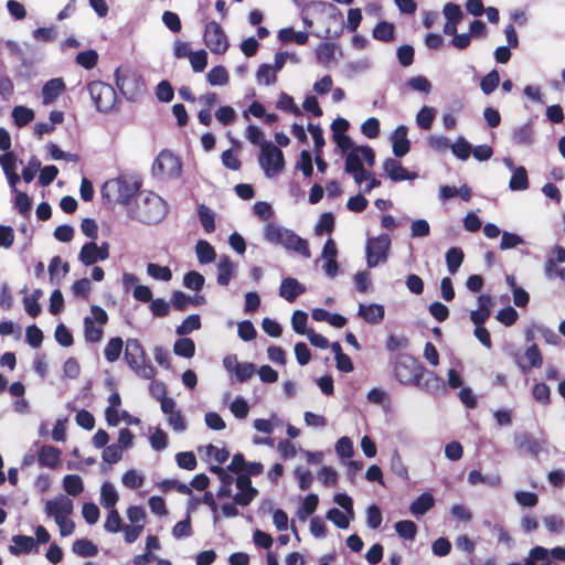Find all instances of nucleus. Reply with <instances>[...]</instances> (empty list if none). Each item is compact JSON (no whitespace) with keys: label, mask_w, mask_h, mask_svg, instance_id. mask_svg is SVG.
<instances>
[{"label":"nucleus","mask_w":565,"mask_h":565,"mask_svg":"<svg viewBox=\"0 0 565 565\" xmlns=\"http://www.w3.org/2000/svg\"><path fill=\"white\" fill-rule=\"evenodd\" d=\"M278 39L281 42L295 41L299 45H303L308 41V33L302 31H295L292 28H285L279 30Z\"/></svg>","instance_id":"41"},{"label":"nucleus","mask_w":565,"mask_h":565,"mask_svg":"<svg viewBox=\"0 0 565 565\" xmlns=\"http://www.w3.org/2000/svg\"><path fill=\"white\" fill-rule=\"evenodd\" d=\"M73 501L68 497L60 494L45 502L44 512L56 521L64 516H70L73 513Z\"/></svg>","instance_id":"13"},{"label":"nucleus","mask_w":565,"mask_h":565,"mask_svg":"<svg viewBox=\"0 0 565 565\" xmlns=\"http://www.w3.org/2000/svg\"><path fill=\"white\" fill-rule=\"evenodd\" d=\"M147 274L161 281H170L172 279V271L168 266H160L156 263H149L147 265Z\"/></svg>","instance_id":"48"},{"label":"nucleus","mask_w":565,"mask_h":565,"mask_svg":"<svg viewBox=\"0 0 565 565\" xmlns=\"http://www.w3.org/2000/svg\"><path fill=\"white\" fill-rule=\"evenodd\" d=\"M447 269L450 275H455L460 268L465 254L459 247H450L445 255Z\"/></svg>","instance_id":"30"},{"label":"nucleus","mask_w":565,"mask_h":565,"mask_svg":"<svg viewBox=\"0 0 565 565\" xmlns=\"http://www.w3.org/2000/svg\"><path fill=\"white\" fill-rule=\"evenodd\" d=\"M124 359L128 366L145 380L154 379L157 372L154 366L147 360L146 352L137 339H128L124 352Z\"/></svg>","instance_id":"4"},{"label":"nucleus","mask_w":565,"mask_h":565,"mask_svg":"<svg viewBox=\"0 0 565 565\" xmlns=\"http://www.w3.org/2000/svg\"><path fill=\"white\" fill-rule=\"evenodd\" d=\"M141 180L134 175L121 174L107 180L102 186V196L108 202L128 205L131 199L139 192Z\"/></svg>","instance_id":"3"},{"label":"nucleus","mask_w":565,"mask_h":565,"mask_svg":"<svg viewBox=\"0 0 565 565\" xmlns=\"http://www.w3.org/2000/svg\"><path fill=\"white\" fill-rule=\"evenodd\" d=\"M103 326H95L90 317L84 318V337L87 342L97 343L103 338Z\"/></svg>","instance_id":"39"},{"label":"nucleus","mask_w":565,"mask_h":565,"mask_svg":"<svg viewBox=\"0 0 565 565\" xmlns=\"http://www.w3.org/2000/svg\"><path fill=\"white\" fill-rule=\"evenodd\" d=\"M256 373V365L250 362L241 363L231 375L232 384L244 383L254 376Z\"/></svg>","instance_id":"31"},{"label":"nucleus","mask_w":565,"mask_h":565,"mask_svg":"<svg viewBox=\"0 0 565 565\" xmlns=\"http://www.w3.org/2000/svg\"><path fill=\"white\" fill-rule=\"evenodd\" d=\"M361 132L369 139L377 138L380 135V120L375 117L367 118L361 125Z\"/></svg>","instance_id":"63"},{"label":"nucleus","mask_w":565,"mask_h":565,"mask_svg":"<svg viewBox=\"0 0 565 565\" xmlns=\"http://www.w3.org/2000/svg\"><path fill=\"white\" fill-rule=\"evenodd\" d=\"M500 84V75L497 70H492L481 78L480 88L486 95H490Z\"/></svg>","instance_id":"50"},{"label":"nucleus","mask_w":565,"mask_h":565,"mask_svg":"<svg viewBox=\"0 0 565 565\" xmlns=\"http://www.w3.org/2000/svg\"><path fill=\"white\" fill-rule=\"evenodd\" d=\"M119 495L110 482H104L100 487V504L106 509H114L118 502Z\"/></svg>","instance_id":"29"},{"label":"nucleus","mask_w":565,"mask_h":565,"mask_svg":"<svg viewBox=\"0 0 565 565\" xmlns=\"http://www.w3.org/2000/svg\"><path fill=\"white\" fill-rule=\"evenodd\" d=\"M364 168L362 164V159L360 156V151L354 147L351 151L345 154L344 160V171L347 173L355 172L356 170Z\"/></svg>","instance_id":"51"},{"label":"nucleus","mask_w":565,"mask_h":565,"mask_svg":"<svg viewBox=\"0 0 565 565\" xmlns=\"http://www.w3.org/2000/svg\"><path fill=\"white\" fill-rule=\"evenodd\" d=\"M435 118V109L424 106L416 115V124L419 128L427 130L431 127Z\"/></svg>","instance_id":"53"},{"label":"nucleus","mask_w":565,"mask_h":565,"mask_svg":"<svg viewBox=\"0 0 565 565\" xmlns=\"http://www.w3.org/2000/svg\"><path fill=\"white\" fill-rule=\"evenodd\" d=\"M115 78L118 89L128 100H134L143 88L140 76L128 68H117Z\"/></svg>","instance_id":"10"},{"label":"nucleus","mask_w":565,"mask_h":565,"mask_svg":"<svg viewBox=\"0 0 565 565\" xmlns=\"http://www.w3.org/2000/svg\"><path fill=\"white\" fill-rule=\"evenodd\" d=\"M12 118L18 127H24L34 118V111L25 106H15L12 110Z\"/></svg>","instance_id":"49"},{"label":"nucleus","mask_w":565,"mask_h":565,"mask_svg":"<svg viewBox=\"0 0 565 565\" xmlns=\"http://www.w3.org/2000/svg\"><path fill=\"white\" fill-rule=\"evenodd\" d=\"M305 291L306 287L294 277L284 278L279 286V296L290 303Z\"/></svg>","instance_id":"19"},{"label":"nucleus","mask_w":565,"mask_h":565,"mask_svg":"<svg viewBox=\"0 0 565 565\" xmlns=\"http://www.w3.org/2000/svg\"><path fill=\"white\" fill-rule=\"evenodd\" d=\"M492 298L490 295L478 297V309L470 312V320L475 326H483L491 315Z\"/></svg>","instance_id":"20"},{"label":"nucleus","mask_w":565,"mask_h":565,"mask_svg":"<svg viewBox=\"0 0 565 565\" xmlns=\"http://www.w3.org/2000/svg\"><path fill=\"white\" fill-rule=\"evenodd\" d=\"M204 282V276L196 270H190L183 276V286L193 291H200L203 288Z\"/></svg>","instance_id":"47"},{"label":"nucleus","mask_w":565,"mask_h":565,"mask_svg":"<svg viewBox=\"0 0 565 565\" xmlns=\"http://www.w3.org/2000/svg\"><path fill=\"white\" fill-rule=\"evenodd\" d=\"M167 213V202L153 192H141L136 205L128 211L132 220L148 225L159 223Z\"/></svg>","instance_id":"1"},{"label":"nucleus","mask_w":565,"mask_h":565,"mask_svg":"<svg viewBox=\"0 0 565 565\" xmlns=\"http://www.w3.org/2000/svg\"><path fill=\"white\" fill-rule=\"evenodd\" d=\"M201 328L200 316L194 313L188 316L180 326L177 327L175 332L178 335L184 337Z\"/></svg>","instance_id":"46"},{"label":"nucleus","mask_w":565,"mask_h":565,"mask_svg":"<svg viewBox=\"0 0 565 565\" xmlns=\"http://www.w3.org/2000/svg\"><path fill=\"white\" fill-rule=\"evenodd\" d=\"M319 503V498L316 493L308 494L301 502L297 511V516L300 521H306L307 518L316 511Z\"/></svg>","instance_id":"36"},{"label":"nucleus","mask_w":565,"mask_h":565,"mask_svg":"<svg viewBox=\"0 0 565 565\" xmlns=\"http://www.w3.org/2000/svg\"><path fill=\"white\" fill-rule=\"evenodd\" d=\"M97 255V244L94 242H88L82 246L78 254V259L83 265L92 266L100 260Z\"/></svg>","instance_id":"34"},{"label":"nucleus","mask_w":565,"mask_h":565,"mask_svg":"<svg viewBox=\"0 0 565 565\" xmlns=\"http://www.w3.org/2000/svg\"><path fill=\"white\" fill-rule=\"evenodd\" d=\"M198 215L203 230L206 233H213L215 231V213L205 204H200Z\"/></svg>","instance_id":"37"},{"label":"nucleus","mask_w":565,"mask_h":565,"mask_svg":"<svg viewBox=\"0 0 565 565\" xmlns=\"http://www.w3.org/2000/svg\"><path fill=\"white\" fill-rule=\"evenodd\" d=\"M450 150L456 158L466 161L471 154V145L465 137L459 136L456 141L451 143Z\"/></svg>","instance_id":"42"},{"label":"nucleus","mask_w":565,"mask_h":565,"mask_svg":"<svg viewBox=\"0 0 565 565\" xmlns=\"http://www.w3.org/2000/svg\"><path fill=\"white\" fill-rule=\"evenodd\" d=\"M391 247V237L388 234H380L375 237H369L365 246L366 265L374 268L381 263H385Z\"/></svg>","instance_id":"8"},{"label":"nucleus","mask_w":565,"mask_h":565,"mask_svg":"<svg viewBox=\"0 0 565 565\" xmlns=\"http://www.w3.org/2000/svg\"><path fill=\"white\" fill-rule=\"evenodd\" d=\"M177 465L181 469L185 470H194L196 468L198 461L196 457L192 451H181L175 455Z\"/></svg>","instance_id":"59"},{"label":"nucleus","mask_w":565,"mask_h":565,"mask_svg":"<svg viewBox=\"0 0 565 565\" xmlns=\"http://www.w3.org/2000/svg\"><path fill=\"white\" fill-rule=\"evenodd\" d=\"M198 262L201 265L211 264L216 259L214 247L205 239H199L194 247Z\"/></svg>","instance_id":"27"},{"label":"nucleus","mask_w":565,"mask_h":565,"mask_svg":"<svg viewBox=\"0 0 565 565\" xmlns=\"http://www.w3.org/2000/svg\"><path fill=\"white\" fill-rule=\"evenodd\" d=\"M72 551L81 557H93L98 553V547L87 539H78L73 543Z\"/></svg>","instance_id":"33"},{"label":"nucleus","mask_w":565,"mask_h":565,"mask_svg":"<svg viewBox=\"0 0 565 565\" xmlns=\"http://www.w3.org/2000/svg\"><path fill=\"white\" fill-rule=\"evenodd\" d=\"M88 93L90 98L100 113L110 111L117 102V94L115 88L102 81H94L88 84Z\"/></svg>","instance_id":"7"},{"label":"nucleus","mask_w":565,"mask_h":565,"mask_svg":"<svg viewBox=\"0 0 565 565\" xmlns=\"http://www.w3.org/2000/svg\"><path fill=\"white\" fill-rule=\"evenodd\" d=\"M124 341L119 337L111 338L104 350L105 359L109 363L116 362L122 352Z\"/></svg>","instance_id":"40"},{"label":"nucleus","mask_w":565,"mask_h":565,"mask_svg":"<svg viewBox=\"0 0 565 565\" xmlns=\"http://www.w3.org/2000/svg\"><path fill=\"white\" fill-rule=\"evenodd\" d=\"M12 545L8 547L10 554L19 556L21 554H30L36 551V542L32 536L14 535L12 536Z\"/></svg>","instance_id":"23"},{"label":"nucleus","mask_w":565,"mask_h":565,"mask_svg":"<svg viewBox=\"0 0 565 565\" xmlns=\"http://www.w3.org/2000/svg\"><path fill=\"white\" fill-rule=\"evenodd\" d=\"M514 444L519 449L527 452L532 457H537L543 449L544 441L534 438L527 431H522L514 434Z\"/></svg>","instance_id":"17"},{"label":"nucleus","mask_w":565,"mask_h":565,"mask_svg":"<svg viewBox=\"0 0 565 565\" xmlns=\"http://www.w3.org/2000/svg\"><path fill=\"white\" fill-rule=\"evenodd\" d=\"M236 269L237 265L227 255H222L217 263V284L223 287L228 286L236 274Z\"/></svg>","instance_id":"22"},{"label":"nucleus","mask_w":565,"mask_h":565,"mask_svg":"<svg viewBox=\"0 0 565 565\" xmlns=\"http://www.w3.org/2000/svg\"><path fill=\"white\" fill-rule=\"evenodd\" d=\"M237 475V478H234V482L238 492L232 497V500L239 507H247L258 495V490L253 487L250 477L243 472Z\"/></svg>","instance_id":"12"},{"label":"nucleus","mask_w":565,"mask_h":565,"mask_svg":"<svg viewBox=\"0 0 565 565\" xmlns=\"http://www.w3.org/2000/svg\"><path fill=\"white\" fill-rule=\"evenodd\" d=\"M61 460V450L51 445H43L38 452L41 467L55 468Z\"/></svg>","instance_id":"25"},{"label":"nucleus","mask_w":565,"mask_h":565,"mask_svg":"<svg viewBox=\"0 0 565 565\" xmlns=\"http://www.w3.org/2000/svg\"><path fill=\"white\" fill-rule=\"evenodd\" d=\"M149 441L156 451H162L168 447V435L161 428H156L150 435Z\"/></svg>","instance_id":"60"},{"label":"nucleus","mask_w":565,"mask_h":565,"mask_svg":"<svg viewBox=\"0 0 565 565\" xmlns=\"http://www.w3.org/2000/svg\"><path fill=\"white\" fill-rule=\"evenodd\" d=\"M326 518L331 521L337 527L345 530L350 525V519L342 511L337 508L328 510Z\"/></svg>","instance_id":"58"},{"label":"nucleus","mask_w":565,"mask_h":565,"mask_svg":"<svg viewBox=\"0 0 565 565\" xmlns=\"http://www.w3.org/2000/svg\"><path fill=\"white\" fill-rule=\"evenodd\" d=\"M63 488L68 495L76 497L84 490L83 480L78 475H66L63 478Z\"/></svg>","instance_id":"43"},{"label":"nucleus","mask_w":565,"mask_h":565,"mask_svg":"<svg viewBox=\"0 0 565 565\" xmlns=\"http://www.w3.org/2000/svg\"><path fill=\"white\" fill-rule=\"evenodd\" d=\"M206 79L212 86H223L228 83V74L224 66L217 65L209 71Z\"/></svg>","instance_id":"45"},{"label":"nucleus","mask_w":565,"mask_h":565,"mask_svg":"<svg viewBox=\"0 0 565 565\" xmlns=\"http://www.w3.org/2000/svg\"><path fill=\"white\" fill-rule=\"evenodd\" d=\"M182 163L178 156L168 150L159 153L152 166V173L159 179H178L181 175Z\"/></svg>","instance_id":"9"},{"label":"nucleus","mask_w":565,"mask_h":565,"mask_svg":"<svg viewBox=\"0 0 565 565\" xmlns=\"http://www.w3.org/2000/svg\"><path fill=\"white\" fill-rule=\"evenodd\" d=\"M76 63L86 70H92L98 61V54L95 50L82 51L76 55Z\"/></svg>","instance_id":"55"},{"label":"nucleus","mask_w":565,"mask_h":565,"mask_svg":"<svg viewBox=\"0 0 565 565\" xmlns=\"http://www.w3.org/2000/svg\"><path fill=\"white\" fill-rule=\"evenodd\" d=\"M258 162L264 170V174L267 178H273L281 172L285 167L284 153L271 141H264L262 143Z\"/></svg>","instance_id":"5"},{"label":"nucleus","mask_w":565,"mask_h":565,"mask_svg":"<svg viewBox=\"0 0 565 565\" xmlns=\"http://www.w3.org/2000/svg\"><path fill=\"white\" fill-rule=\"evenodd\" d=\"M408 128L399 125L391 135L392 151L396 158L405 157L411 150V141L407 138Z\"/></svg>","instance_id":"16"},{"label":"nucleus","mask_w":565,"mask_h":565,"mask_svg":"<svg viewBox=\"0 0 565 565\" xmlns=\"http://www.w3.org/2000/svg\"><path fill=\"white\" fill-rule=\"evenodd\" d=\"M509 189L511 191H525L529 189V177L524 167L520 166L512 172Z\"/></svg>","instance_id":"28"},{"label":"nucleus","mask_w":565,"mask_h":565,"mask_svg":"<svg viewBox=\"0 0 565 565\" xmlns=\"http://www.w3.org/2000/svg\"><path fill=\"white\" fill-rule=\"evenodd\" d=\"M423 373V365L409 354H398L395 358L394 375L403 385L416 383V379Z\"/></svg>","instance_id":"6"},{"label":"nucleus","mask_w":565,"mask_h":565,"mask_svg":"<svg viewBox=\"0 0 565 565\" xmlns=\"http://www.w3.org/2000/svg\"><path fill=\"white\" fill-rule=\"evenodd\" d=\"M64 89L65 84L62 78H52L47 81L42 87V103L44 105L53 104Z\"/></svg>","instance_id":"24"},{"label":"nucleus","mask_w":565,"mask_h":565,"mask_svg":"<svg viewBox=\"0 0 565 565\" xmlns=\"http://www.w3.org/2000/svg\"><path fill=\"white\" fill-rule=\"evenodd\" d=\"M264 239L273 245H280L286 250L295 252L305 258H310L311 253L308 242L297 235L292 230L286 228L277 223H268L264 227Z\"/></svg>","instance_id":"2"},{"label":"nucleus","mask_w":565,"mask_h":565,"mask_svg":"<svg viewBox=\"0 0 565 565\" xmlns=\"http://www.w3.org/2000/svg\"><path fill=\"white\" fill-rule=\"evenodd\" d=\"M443 14L446 18V21L459 23L465 14L461 10V7L454 2H447L443 8Z\"/></svg>","instance_id":"56"},{"label":"nucleus","mask_w":565,"mask_h":565,"mask_svg":"<svg viewBox=\"0 0 565 565\" xmlns=\"http://www.w3.org/2000/svg\"><path fill=\"white\" fill-rule=\"evenodd\" d=\"M173 352L179 356L191 359L195 354V343L192 339L182 337L174 342Z\"/></svg>","instance_id":"35"},{"label":"nucleus","mask_w":565,"mask_h":565,"mask_svg":"<svg viewBox=\"0 0 565 565\" xmlns=\"http://www.w3.org/2000/svg\"><path fill=\"white\" fill-rule=\"evenodd\" d=\"M276 70L270 64H262L256 73L257 83L260 85L269 86L276 83Z\"/></svg>","instance_id":"44"},{"label":"nucleus","mask_w":565,"mask_h":565,"mask_svg":"<svg viewBox=\"0 0 565 565\" xmlns=\"http://www.w3.org/2000/svg\"><path fill=\"white\" fill-rule=\"evenodd\" d=\"M204 41L210 51L215 54H223L228 47V41L222 26L215 21L205 25Z\"/></svg>","instance_id":"11"},{"label":"nucleus","mask_w":565,"mask_h":565,"mask_svg":"<svg viewBox=\"0 0 565 565\" xmlns=\"http://www.w3.org/2000/svg\"><path fill=\"white\" fill-rule=\"evenodd\" d=\"M383 170L387 178L393 182L415 180L418 174L404 168L396 159L386 158L383 162Z\"/></svg>","instance_id":"15"},{"label":"nucleus","mask_w":565,"mask_h":565,"mask_svg":"<svg viewBox=\"0 0 565 565\" xmlns=\"http://www.w3.org/2000/svg\"><path fill=\"white\" fill-rule=\"evenodd\" d=\"M394 529L401 539L414 541L417 534V525L411 520L397 521Z\"/></svg>","instance_id":"38"},{"label":"nucleus","mask_w":565,"mask_h":565,"mask_svg":"<svg viewBox=\"0 0 565 565\" xmlns=\"http://www.w3.org/2000/svg\"><path fill=\"white\" fill-rule=\"evenodd\" d=\"M435 504V499L431 493L423 492L409 505V512L415 516L424 515Z\"/></svg>","instance_id":"26"},{"label":"nucleus","mask_w":565,"mask_h":565,"mask_svg":"<svg viewBox=\"0 0 565 565\" xmlns=\"http://www.w3.org/2000/svg\"><path fill=\"white\" fill-rule=\"evenodd\" d=\"M122 450L120 449V446H117L116 444H111L109 446L104 447V450L102 452V458L105 462L109 465L117 463L122 458Z\"/></svg>","instance_id":"61"},{"label":"nucleus","mask_w":565,"mask_h":565,"mask_svg":"<svg viewBox=\"0 0 565 565\" xmlns=\"http://www.w3.org/2000/svg\"><path fill=\"white\" fill-rule=\"evenodd\" d=\"M511 139L515 146L531 147L535 140L532 120L521 126H515L511 131Z\"/></svg>","instance_id":"18"},{"label":"nucleus","mask_w":565,"mask_h":565,"mask_svg":"<svg viewBox=\"0 0 565 565\" xmlns=\"http://www.w3.org/2000/svg\"><path fill=\"white\" fill-rule=\"evenodd\" d=\"M425 391L426 393L436 395L443 391H445V382L441 377L436 375L435 372L429 371L423 366V373L416 379V383L413 384Z\"/></svg>","instance_id":"14"},{"label":"nucleus","mask_w":565,"mask_h":565,"mask_svg":"<svg viewBox=\"0 0 565 565\" xmlns=\"http://www.w3.org/2000/svg\"><path fill=\"white\" fill-rule=\"evenodd\" d=\"M145 478L135 469L126 471L121 477V482L129 489H138L143 484Z\"/></svg>","instance_id":"54"},{"label":"nucleus","mask_w":565,"mask_h":565,"mask_svg":"<svg viewBox=\"0 0 565 565\" xmlns=\"http://www.w3.org/2000/svg\"><path fill=\"white\" fill-rule=\"evenodd\" d=\"M54 337L56 342L64 348L71 347L74 342L71 331L63 323L56 326Z\"/></svg>","instance_id":"64"},{"label":"nucleus","mask_w":565,"mask_h":565,"mask_svg":"<svg viewBox=\"0 0 565 565\" xmlns=\"http://www.w3.org/2000/svg\"><path fill=\"white\" fill-rule=\"evenodd\" d=\"M415 50L409 44L401 45L396 51V56L403 67H407L414 62Z\"/></svg>","instance_id":"62"},{"label":"nucleus","mask_w":565,"mask_h":565,"mask_svg":"<svg viewBox=\"0 0 565 565\" xmlns=\"http://www.w3.org/2000/svg\"><path fill=\"white\" fill-rule=\"evenodd\" d=\"M358 316L361 319H363L366 323L377 324L383 320L385 316V309L384 306L380 303H360L358 309Z\"/></svg>","instance_id":"21"},{"label":"nucleus","mask_w":565,"mask_h":565,"mask_svg":"<svg viewBox=\"0 0 565 565\" xmlns=\"http://www.w3.org/2000/svg\"><path fill=\"white\" fill-rule=\"evenodd\" d=\"M307 321H308L307 312H305L302 310H295L291 316L292 330L297 334H301V335L307 334V332L309 330L306 328Z\"/></svg>","instance_id":"52"},{"label":"nucleus","mask_w":565,"mask_h":565,"mask_svg":"<svg viewBox=\"0 0 565 565\" xmlns=\"http://www.w3.org/2000/svg\"><path fill=\"white\" fill-rule=\"evenodd\" d=\"M372 35L377 41L390 42L394 39L395 26L391 22L381 21L374 26Z\"/></svg>","instance_id":"32"},{"label":"nucleus","mask_w":565,"mask_h":565,"mask_svg":"<svg viewBox=\"0 0 565 565\" xmlns=\"http://www.w3.org/2000/svg\"><path fill=\"white\" fill-rule=\"evenodd\" d=\"M518 318V311L511 306L500 309L495 315V319L505 327L513 326Z\"/></svg>","instance_id":"57"}]
</instances>
